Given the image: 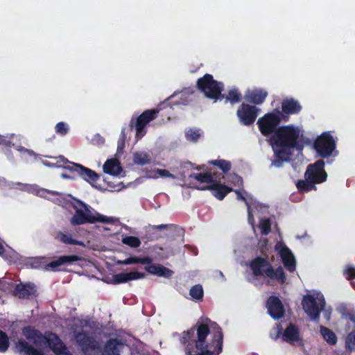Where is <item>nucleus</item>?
<instances>
[{"instance_id":"obj_1","label":"nucleus","mask_w":355,"mask_h":355,"mask_svg":"<svg viewBox=\"0 0 355 355\" xmlns=\"http://www.w3.org/2000/svg\"><path fill=\"white\" fill-rule=\"evenodd\" d=\"M182 343L187 355H218L223 346L221 329L207 319L198 323L196 329L184 333Z\"/></svg>"},{"instance_id":"obj_2","label":"nucleus","mask_w":355,"mask_h":355,"mask_svg":"<svg viewBox=\"0 0 355 355\" xmlns=\"http://www.w3.org/2000/svg\"><path fill=\"white\" fill-rule=\"evenodd\" d=\"M270 143L275 152L272 164L282 166L284 162L288 161L292 155L291 150H302L304 146V136L300 128L293 125L279 127L270 138Z\"/></svg>"},{"instance_id":"obj_3","label":"nucleus","mask_w":355,"mask_h":355,"mask_svg":"<svg viewBox=\"0 0 355 355\" xmlns=\"http://www.w3.org/2000/svg\"><path fill=\"white\" fill-rule=\"evenodd\" d=\"M23 334L33 345L19 340L16 345V349L21 355H48L49 349L55 355H71L54 334L47 333L43 336L31 327L24 328Z\"/></svg>"},{"instance_id":"obj_4","label":"nucleus","mask_w":355,"mask_h":355,"mask_svg":"<svg viewBox=\"0 0 355 355\" xmlns=\"http://www.w3.org/2000/svg\"><path fill=\"white\" fill-rule=\"evenodd\" d=\"M70 211L73 214L71 223H108L119 222L115 217H107L99 214L95 209L81 200L73 199Z\"/></svg>"},{"instance_id":"obj_5","label":"nucleus","mask_w":355,"mask_h":355,"mask_svg":"<svg viewBox=\"0 0 355 355\" xmlns=\"http://www.w3.org/2000/svg\"><path fill=\"white\" fill-rule=\"evenodd\" d=\"M324 164L323 159H319L308 165L304 173V180H300L296 183V187L300 193H304L316 190L315 184L327 180V173L324 170Z\"/></svg>"},{"instance_id":"obj_6","label":"nucleus","mask_w":355,"mask_h":355,"mask_svg":"<svg viewBox=\"0 0 355 355\" xmlns=\"http://www.w3.org/2000/svg\"><path fill=\"white\" fill-rule=\"evenodd\" d=\"M250 268L252 271V277H247L249 282L254 281V277H257L261 275H266V277L279 281L281 283H284L286 277L282 267H279L274 270L270 264L266 260L257 258L250 264Z\"/></svg>"},{"instance_id":"obj_7","label":"nucleus","mask_w":355,"mask_h":355,"mask_svg":"<svg viewBox=\"0 0 355 355\" xmlns=\"http://www.w3.org/2000/svg\"><path fill=\"white\" fill-rule=\"evenodd\" d=\"M196 87L207 98L212 99L214 101L220 98L225 97V94H222L224 89V84L214 80L213 76L209 73H206L198 79Z\"/></svg>"},{"instance_id":"obj_8","label":"nucleus","mask_w":355,"mask_h":355,"mask_svg":"<svg viewBox=\"0 0 355 355\" xmlns=\"http://www.w3.org/2000/svg\"><path fill=\"white\" fill-rule=\"evenodd\" d=\"M288 119V116L275 109L273 112H268L260 117L257 121V125L261 133L266 137L275 133L282 121H287Z\"/></svg>"},{"instance_id":"obj_9","label":"nucleus","mask_w":355,"mask_h":355,"mask_svg":"<svg viewBox=\"0 0 355 355\" xmlns=\"http://www.w3.org/2000/svg\"><path fill=\"white\" fill-rule=\"evenodd\" d=\"M323 295L318 291H312L305 295L302 300V307L311 320L318 318L321 310L324 306Z\"/></svg>"},{"instance_id":"obj_10","label":"nucleus","mask_w":355,"mask_h":355,"mask_svg":"<svg viewBox=\"0 0 355 355\" xmlns=\"http://www.w3.org/2000/svg\"><path fill=\"white\" fill-rule=\"evenodd\" d=\"M336 143L329 132H324L313 142V148L322 159L331 157L336 151Z\"/></svg>"},{"instance_id":"obj_11","label":"nucleus","mask_w":355,"mask_h":355,"mask_svg":"<svg viewBox=\"0 0 355 355\" xmlns=\"http://www.w3.org/2000/svg\"><path fill=\"white\" fill-rule=\"evenodd\" d=\"M159 110L152 109L146 110L143 112L135 120L131 119L130 122V128H135L136 130V138L141 139L146 133V126L150 121L157 117Z\"/></svg>"},{"instance_id":"obj_12","label":"nucleus","mask_w":355,"mask_h":355,"mask_svg":"<svg viewBox=\"0 0 355 355\" xmlns=\"http://www.w3.org/2000/svg\"><path fill=\"white\" fill-rule=\"evenodd\" d=\"M259 111L255 105L243 103L239 107L236 115L241 124L249 126L254 123Z\"/></svg>"},{"instance_id":"obj_13","label":"nucleus","mask_w":355,"mask_h":355,"mask_svg":"<svg viewBox=\"0 0 355 355\" xmlns=\"http://www.w3.org/2000/svg\"><path fill=\"white\" fill-rule=\"evenodd\" d=\"M275 250L280 256L285 268L290 272H293L296 268L295 257L291 250L283 243L278 242Z\"/></svg>"},{"instance_id":"obj_14","label":"nucleus","mask_w":355,"mask_h":355,"mask_svg":"<svg viewBox=\"0 0 355 355\" xmlns=\"http://www.w3.org/2000/svg\"><path fill=\"white\" fill-rule=\"evenodd\" d=\"M65 169L70 172H76L86 182L93 184L99 179V175L94 171L87 168L80 164L73 163L72 166H65Z\"/></svg>"},{"instance_id":"obj_15","label":"nucleus","mask_w":355,"mask_h":355,"mask_svg":"<svg viewBox=\"0 0 355 355\" xmlns=\"http://www.w3.org/2000/svg\"><path fill=\"white\" fill-rule=\"evenodd\" d=\"M268 209V205L260 203L254 205L253 207L248 205V222H254V217L259 222H271Z\"/></svg>"},{"instance_id":"obj_16","label":"nucleus","mask_w":355,"mask_h":355,"mask_svg":"<svg viewBox=\"0 0 355 355\" xmlns=\"http://www.w3.org/2000/svg\"><path fill=\"white\" fill-rule=\"evenodd\" d=\"M283 340L291 345H302V337L298 327L289 324L282 334Z\"/></svg>"},{"instance_id":"obj_17","label":"nucleus","mask_w":355,"mask_h":355,"mask_svg":"<svg viewBox=\"0 0 355 355\" xmlns=\"http://www.w3.org/2000/svg\"><path fill=\"white\" fill-rule=\"evenodd\" d=\"M200 189L211 191L213 196L219 200H223L229 193L234 191L232 187H227L214 180L210 185L203 187Z\"/></svg>"},{"instance_id":"obj_18","label":"nucleus","mask_w":355,"mask_h":355,"mask_svg":"<svg viewBox=\"0 0 355 355\" xmlns=\"http://www.w3.org/2000/svg\"><path fill=\"white\" fill-rule=\"evenodd\" d=\"M268 311L274 319H279L284 315V310L283 305L277 297H270L267 302Z\"/></svg>"},{"instance_id":"obj_19","label":"nucleus","mask_w":355,"mask_h":355,"mask_svg":"<svg viewBox=\"0 0 355 355\" xmlns=\"http://www.w3.org/2000/svg\"><path fill=\"white\" fill-rule=\"evenodd\" d=\"M145 270L150 274L162 277L164 278H168L171 277L173 272L169 268L158 263H153L152 261L150 263H146Z\"/></svg>"},{"instance_id":"obj_20","label":"nucleus","mask_w":355,"mask_h":355,"mask_svg":"<svg viewBox=\"0 0 355 355\" xmlns=\"http://www.w3.org/2000/svg\"><path fill=\"white\" fill-rule=\"evenodd\" d=\"M268 92L263 89H254L252 91H248L244 96L245 100L254 105H260L263 103L266 97Z\"/></svg>"},{"instance_id":"obj_21","label":"nucleus","mask_w":355,"mask_h":355,"mask_svg":"<svg viewBox=\"0 0 355 355\" xmlns=\"http://www.w3.org/2000/svg\"><path fill=\"white\" fill-rule=\"evenodd\" d=\"M302 110L300 103L293 98H286L282 103L281 113L289 117L290 114H297Z\"/></svg>"},{"instance_id":"obj_22","label":"nucleus","mask_w":355,"mask_h":355,"mask_svg":"<svg viewBox=\"0 0 355 355\" xmlns=\"http://www.w3.org/2000/svg\"><path fill=\"white\" fill-rule=\"evenodd\" d=\"M146 275L144 272L132 271L130 272H121L114 277L117 283H124L132 280H137L145 278Z\"/></svg>"},{"instance_id":"obj_23","label":"nucleus","mask_w":355,"mask_h":355,"mask_svg":"<svg viewBox=\"0 0 355 355\" xmlns=\"http://www.w3.org/2000/svg\"><path fill=\"white\" fill-rule=\"evenodd\" d=\"M36 292L34 284H20L16 286L15 293L19 298L28 297L31 295H33Z\"/></svg>"},{"instance_id":"obj_24","label":"nucleus","mask_w":355,"mask_h":355,"mask_svg":"<svg viewBox=\"0 0 355 355\" xmlns=\"http://www.w3.org/2000/svg\"><path fill=\"white\" fill-rule=\"evenodd\" d=\"M103 171L111 175H119L122 171V168L118 160L107 159L103 164Z\"/></svg>"},{"instance_id":"obj_25","label":"nucleus","mask_w":355,"mask_h":355,"mask_svg":"<svg viewBox=\"0 0 355 355\" xmlns=\"http://www.w3.org/2000/svg\"><path fill=\"white\" fill-rule=\"evenodd\" d=\"M123 347V343L115 339L110 340L105 345L103 355H120Z\"/></svg>"},{"instance_id":"obj_26","label":"nucleus","mask_w":355,"mask_h":355,"mask_svg":"<svg viewBox=\"0 0 355 355\" xmlns=\"http://www.w3.org/2000/svg\"><path fill=\"white\" fill-rule=\"evenodd\" d=\"M55 194L57 197L54 199V201L56 204L62 206V207L67 209H71L72 207V201L73 199H76L77 198L73 197L71 194H62L58 193H53Z\"/></svg>"},{"instance_id":"obj_27","label":"nucleus","mask_w":355,"mask_h":355,"mask_svg":"<svg viewBox=\"0 0 355 355\" xmlns=\"http://www.w3.org/2000/svg\"><path fill=\"white\" fill-rule=\"evenodd\" d=\"M76 340L85 353H88L89 348L95 350L96 345L94 342L85 334H78L76 336Z\"/></svg>"},{"instance_id":"obj_28","label":"nucleus","mask_w":355,"mask_h":355,"mask_svg":"<svg viewBox=\"0 0 355 355\" xmlns=\"http://www.w3.org/2000/svg\"><path fill=\"white\" fill-rule=\"evenodd\" d=\"M133 162L137 165L144 166L151 162L150 156L146 152L137 151L133 154Z\"/></svg>"},{"instance_id":"obj_29","label":"nucleus","mask_w":355,"mask_h":355,"mask_svg":"<svg viewBox=\"0 0 355 355\" xmlns=\"http://www.w3.org/2000/svg\"><path fill=\"white\" fill-rule=\"evenodd\" d=\"M80 258L76 255H70V256H62L59 257L57 260L51 262L48 266L53 269L57 268L59 266L67 263H71L73 261H78Z\"/></svg>"},{"instance_id":"obj_30","label":"nucleus","mask_w":355,"mask_h":355,"mask_svg":"<svg viewBox=\"0 0 355 355\" xmlns=\"http://www.w3.org/2000/svg\"><path fill=\"white\" fill-rule=\"evenodd\" d=\"M189 178L194 179L198 182L202 183H210L214 182V175L211 172H206L202 173H191L189 175Z\"/></svg>"},{"instance_id":"obj_31","label":"nucleus","mask_w":355,"mask_h":355,"mask_svg":"<svg viewBox=\"0 0 355 355\" xmlns=\"http://www.w3.org/2000/svg\"><path fill=\"white\" fill-rule=\"evenodd\" d=\"M151 262V259L149 257H130L125 260L118 261V264H123V265H130V264H146L150 263Z\"/></svg>"},{"instance_id":"obj_32","label":"nucleus","mask_w":355,"mask_h":355,"mask_svg":"<svg viewBox=\"0 0 355 355\" xmlns=\"http://www.w3.org/2000/svg\"><path fill=\"white\" fill-rule=\"evenodd\" d=\"M225 98V101H229L232 105L239 103L242 99V94L238 89L234 88L228 92L227 95H225L224 98H220L219 99Z\"/></svg>"},{"instance_id":"obj_33","label":"nucleus","mask_w":355,"mask_h":355,"mask_svg":"<svg viewBox=\"0 0 355 355\" xmlns=\"http://www.w3.org/2000/svg\"><path fill=\"white\" fill-rule=\"evenodd\" d=\"M208 163L217 166L225 173H227L232 167L231 162L225 159L210 160Z\"/></svg>"},{"instance_id":"obj_34","label":"nucleus","mask_w":355,"mask_h":355,"mask_svg":"<svg viewBox=\"0 0 355 355\" xmlns=\"http://www.w3.org/2000/svg\"><path fill=\"white\" fill-rule=\"evenodd\" d=\"M320 333L323 336L324 339L330 345H335L337 341V338L335 334L326 327H322L320 329Z\"/></svg>"},{"instance_id":"obj_35","label":"nucleus","mask_w":355,"mask_h":355,"mask_svg":"<svg viewBox=\"0 0 355 355\" xmlns=\"http://www.w3.org/2000/svg\"><path fill=\"white\" fill-rule=\"evenodd\" d=\"M56 238L67 244H73L82 245L83 243L72 239L71 235L67 233L60 232L58 234Z\"/></svg>"},{"instance_id":"obj_36","label":"nucleus","mask_w":355,"mask_h":355,"mask_svg":"<svg viewBox=\"0 0 355 355\" xmlns=\"http://www.w3.org/2000/svg\"><path fill=\"white\" fill-rule=\"evenodd\" d=\"M201 135L200 130L196 128H190L185 133L187 139L192 142H197Z\"/></svg>"},{"instance_id":"obj_37","label":"nucleus","mask_w":355,"mask_h":355,"mask_svg":"<svg viewBox=\"0 0 355 355\" xmlns=\"http://www.w3.org/2000/svg\"><path fill=\"white\" fill-rule=\"evenodd\" d=\"M189 294L192 299L195 300H199L202 298L203 296V289L202 286L200 285H195L193 286L189 291Z\"/></svg>"},{"instance_id":"obj_38","label":"nucleus","mask_w":355,"mask_h":355,"mask_svg":"<svg viewBox=\"0 0 355 355\" xmlns=\"http://www.w3.org/2000/svg\"><path fill=\"white\" fill-rule=\"evenodd\" d=\"M123 243L131 247V248H137L140 245L141 241L140 240L135 236H126L122 239Z\"/></svg>"},{"instance_id":"obj_39","label":"nucleus","mask_w":355,"mask_h":355,"mask_svg":"<svg viewBox=\"0 0 355 355\" xmlns=\"http://www.w3.org/2000/svg\"><path fill=\"white\" fill-rule=\"evenodd\" d=\"M69 130V125L65 122L61 121L58 123L55 126V132L61 136L66 135Z\"/></svg>"},{"instance_id":"obj_40","label":"nucleus","mask_w":355,"mask_h":355,"mask_svg":"<svg viewBox=\"0 0 355 355\" xmlns=\"http://www.w3.org/2000/svg\"><path fill=\"white\" fill-rule=\"evenodd\" d=\"M270 223H256L252 225L254 232L259 230L263 234H268L270 231Z\"/></svg>"},{"instance_id":"obj_41","label":"nucleus","mask_w":355,"mask_h":355,"mask_svg":"<svg viewBox=\"0 0 355 355\" xmlns=\"http://www.w3.org/2000/svg\"><path fill=\"white\" fill-rule=\"evenodd\" d=\"M8 338L5 333L0 331V352H4L8 347Z\"/></svg>"},{"instance_id":"obj_42","label":"nucleus","mask_w":355,"mask_h":355,"mask_svg":"<svg viewBox=\"0 0 355 355\" xmlns=\"http://www.w3.org/2000/svg\"><path fill=\"white\" fill-rule=\"evenodd\" d=\"M346 346L350 350L355 349V331L348 335L346 339Z\"/></svg>"},{"instance_id":"obj_43","label":"nucleus","mask_w":355,"mask_h":355,"mask_svg":"<svg viewBox=\"0 0 355 355\" xmlns=\"http://www.w3.org/2000/svg\"><path fill=\"white\" fill-rule=\"evenodd\" d=\"M57 159L56 164L58 166L63 167L65 168V166H72L73 162H70L67 158H65L62 155H60L58 157H55Z\"/></svg>"},{"instance_id":"obj_44","label":"nucleus","mask_w":355,"mask_h":355,"mask_svg":"<svg viewBox=\"0 0 355 355\" xmlns=\"http://www.w3.org/2000/svg\"><path fill=\"white\" fill-rule=\"evenodd\" d=\"M155 173L162 178H170L172 179H174L175 178L173 174L171 173L168 171H167L166 169L157 168L155 171Z\"/></svg>"},{"instance_id":"obj_45","label":"nucleus","mask_w":355,"mask_h":355,"mask_svg":"<svg viewBox=\"0 0 355 355\" xmlns=\"http://www.w3.org/2000/svg\"><path fill=\"white\" fill-rule=\"evenodd\" d=\"M345 275L347 279L355 278V267H347L345 270Z\"/></svg>"},{"instance_id":"obj_46","label":"nucleus","mask_w":355,"mask_h":355,"mask_svg":"<svg viewBox=\"0 0 355 355\" xmlns=\"http://www.w3.org/2000/svg\"><path fill=\"white\" fill-rule=\"evenodd\" d=\"M8 252L9 254H10L12 257L15 256V253L11 250L9 248H8V249L6 250L3 245L2 244L1 241H0V255L6 257V253Z\"/></svg>"},{"instance_id":"obj_47","label":"nucleus","mask_w":355,"mask_h":355,"mask_svg":"<svg viewBox=\"0 0 355 355\" xmlns=\"http://www.w3.org/2000/svg\"><path fill=\"white\" fill-rule=\"evenodd\" d=\"M234 192L236 194L238 200L243 201L248 205V206L249 205L247 202L246 198L243 196V193L240 190H235Z\"/></svg>"},{"instance_id":"obj_48","label":"nucleus","mask_w":355,"mask_h":355,"mask_svg":"<svg viewBox=\"0 0 355 355\" xmlns=\"http://www.w3.org/2000/svg\"><path fill=\"white\" fill-rule=\"evenodd\" d=\"M275 329L276 331L277 334L275 336H273L272 334H271V336L274 339H277L281 334V328L279 327V326H277Z\"/></svg>"},{"instance_id":"obj_49","label":"nucleus","mask_w":355,"mask_h":355,"mask_svg":"<svg viewBox=\"0 0 355 355\" xmlns=\"http://www.w3.org/2000/svg\"><path fill=\"white\" fill-rule=\"evenodd\" d=\"M188 166H190L191 169L194 168L193 164L190 162H183L180 165L181 168H187Z\"/></svg>"},{"instance_id":"obj_50","label":"nucleus","mask_w":355,"mask_h":355,"mask_svg":"<svg viewBox=\"0 0 355 355\" xmlns=\"http://www.w3.org/2000/svg\"><path fill=\"white\" fill-rule=\"evenodd\" d=\"M0 144L3 145L5 146H8L10 144V141L6 140L3 137H0Z\"/></svg>"},{"instance_id":"obj_51","label":"nucleus","mask_w":355,"mask_h":355,"mask_svg":"<svg viewBox=\"0 0 355 355\" xmlns=\"http://www.w3.org/2000/svg\"><path fill=\"white\" fill-rule=\"evenodd\" d=\"M62 177L64 179H71L72 178L69 175H67L65 173L62 174Z\"/></svg>"},{"instance_id":"obj_52","label":"nucleus","mask_w":355,"mask_h":355,"mask_svg":"<svg viewBox=\"0 0 355 355\" xmlns=\"http://www.w3.org/2000/svg\"><path fill=\"white\" fill-rule=\"evenodd\" d=\"M235 178L237 179L238 182H241L242 183L243 180L241 177L236 175Z\"/></svg>"},{"instance_id":"obj_53","label":"nucleus","mask_w":355,"mask_h":355,"mask_svg":"<svg viewBox=\"0 0 355 355\" xmlns=\"http://www.w3.org/2000/svg\"><path fill=\"white\" fill-rule=\"evenodd\" d=\"M29 154H32L33 151H31L29 150H26Z\"/></svg>"},{"instance_id":"obj_54","label":"nucleus","mask_w":355,"mask_h":355,"mask_svg":"<svg viewBox=\"0 0 355 355\" xmlns=\"http://www.w3.org/2000/svg\"><path fill=\"white\" fill-rule=\"evenodd\" d=\"M196 170H198V171H200V170L201 169V168H200V166H197V167L196 168Z\"/></svg>"},{"instance_id":"obj_55","label":"nucleus","mask_w":355,"mask_h":355,"mask_svg":"<svg viewBox=\"0 0 355 355\" xmlns=\"http://www.w3.org/2000/svg\"><path fill=\"white\" fill-rule=\"evenodd\" d=\"M352 284L353 287L355 288V282H352Z\"/></svg>"},{"instance_id":"obj_56","label":"nucleus","mask_w":355,"mask_h":355,"mask_svg":"<svg viewBox=\"0 0 355 355\" xmlns=\"http://www.w3.org/2000/svg\"><path fill=\"white\" fill-rule=\"evenodd\" d=\"M158 227H159V228H162V227H163V226H162V225H161V226H158Z\"/></svg>"}]
</instances>
